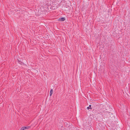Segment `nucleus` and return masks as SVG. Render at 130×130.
<instances>
[{"mask_svg": "<svg viewBox=\"0 0 130 130\" xmlns=\"http://www.w3.org/2000/svg\"><path fill=\"white\" fill-rule=\"evenodd\" d=\"M65 19L64 18H59L58 19V21H64Z\"/></svg>", "mask_w": 130, "mask_h": 130, "instance_id": "f257e3e1", "label": "nucleus"}, {"mask_svg": "<svg viewBox=\"0 0 130 130\" xmlns=\"http://www.w3.org/2000/svg\"><path fill=\"white\" fill-rule=\"evenodd\" d=\"M29 128V126H26L22 127L21 128V130H25L26 129H28Z\"/></svg>", "mask_w": 130, "mask_h": 130, "instance_id": "f03ea898", "label": "nucleus"}, {"mask_svg": "<svg viewBox=\"0 0 130 130\" xmlns=\"http://www.w3.org/2000/svg\"><path fill=\"white\" fill-rule=\"evenodd\" d=\"M53 90L52 89H51V90L50 91V96H51V95H52L53 94Z\"/></svg>", "mask_w": 130, "mask_h": 130, "instance_id": "7ed1b4c3", "label": "nucleus"}, {"mask_svg": "<svg viewBox=\"0 0 130 130\" xmlns=\"http://www.w3.org/2000/svg\"><path fill=\"white\" fill-rule=\"evenodd\" d=\"M91 105H89V107H87V109H91Z\"/></svg>", "mask_w": 130, "mask_h": 130, "instance_id": "20e7f679", "label": "nucleus"}]
</instances>
